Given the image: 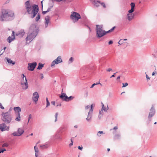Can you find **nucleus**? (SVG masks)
I'll return each mask as SVG.
<instances>
[{
  "mask_svg": "<svg viewBox=\"0 0 157 157\" xmlns=\"http://www.w3.org/2000/svg\"><path fill=\"white\" fill-rule=\"evenodd\" d=\"M25 7L28 13L30 15L31 17L33 18L36 16V21H38L40 18V15L39 13L37 14L39 11V7L37 5L30 4L29 1H28L25 3Z\"/></svg>",
  "mask_w": 157,
  "mask_h": 157,
  "instance_id": "1",
  "label": "nucleus"
},
{
  "mask_svg": "<svg viewBox=\"0 0 157 157\" xmlns=\"http://www.w3.org/2000/svg\"><path fill=\"white\" fill-rule=\"evenodd\" d=\"M39 29L36 24H33L31 25L25 39L26 41L31 42L37 35Z\"/></svg>",
  "mask_w": 157,
  "mask_h": 157,
  "instance_id": "2",
  "label": "nucleus"
},
{
  "mask_svg": "<svg viewBox=\"0 0 157 157\" xmlns=\"http://www.w3.org/2000/svg\"><path fill=\"white\" fill-rule=\"evenodd\" d=\"M14 16L13 12L9 10L3 9L2 11V14L0 16L1 21H10L13 19Z\"/></svg>",
  "mask_w": 157,
  "mask_h": 157,
  "instance_id": "3",
  "label": "nucleus"
},
{
  "mask_svg": "<svg viewBox=\"0 0 157 157\" xmlns=\"http://www.w3.org/2000/svg\"><path fill=\"white\" fill-rule=\"evenodd\" d=\"M96 36L98 38L102 37L107 34L106 32L103 29L102 25H96Z\"/></svg>",
  "mask_w": 157,
  "mask_h": 157,
  "instance_id": "4",
  "label": "nucleus"
},
{
  "mask_svg": "<svg viewBox=\"0 0 157 157\" xmlns=\"http://www.w3.org/2000/svg\"><path fill=\"white\" fill-rule=\"evenodd\" d=\"M2 119L5 123L8 124L11 122L12 117L10 113L3 112L2 114Z\"/></svg>",
  "mask_w": 157,
  "mask_h": 157,
  "instance_id": "5",
  "label": "nucleus"
},
{
  "mask_svg": "<svg viewBox=\"0 0 157 157\" xmlns=\"http://www.w3.org/2000/svg\"><path fill=\"white\" fill-rule=\"evenodd\" d=\"M70 18L73 22L75 23L79 19L81 18V17L79 13L73 12H72V14L70 16Z\"/></svg>",
  "mask_w": 157,
  "mask_h": 157,
  "instance_id": "6",
  "label": "nucleus"
},
{
  "mask_svg": "<svg viewBox=\"0 0 157 157\" xmlns=\"http://www.w3.org/2000/svg\"><path fill=\"white\" fill-rule=\"evenodd\" d=\"M22 75L23 77L21 81V84L23 89L26 90L28 87V84L27 82V80L24 74H23Z\"/></svg>",
  "mask_w": 157,
  "mask_h": 157,
  "instance_id": "7",
  "label": "nucleus"
},
{
  "mask_svg": "<svg viewBox=\"0 0 157 157\" xmlns=\"http://www.w3.org/2000/svg\"><path fill=\"white\" fill-rule=\"evenodd\" d=\"M93 105L92 104L90 110L88 113L87 117L86 120L88 122H90L91 120L93 113Z\"/></svg>",
  "mask_w": 157,
  "mask_h": 157,
  "instance_id": "8",
  "label": "nucleus"
},
{
  "mask_svg": "<svg viewBox=\"0 0 157 157\" xmlns=\"http://www.w3.org/2000/svg\"><path fill=\"white\" fill-rule=\"evenodd\" d=\"M24 130L21 128H18L17 132H14L12 135L14 136H21L24 132Z\"/></svg>",
  "mask_w": 157,
  "mask_h": 157,
  "instance_id": "9",
  "label": "nucleus"
},
{
  "mask_svg": "<svg viewBox=\"0 0 157 157\" xmlns=\"http://www.w3.org/2000/svg\"><path fill=\"white\" fill-rule=\"evenodd\" d=\"M63 62L61 59V57L60 56H59L57 58L53 60L51 66L52 67L55 65V64H58L59 63H62Z\"/></svg>",
  "mask_w": 157,
  "mask_h": 157,
  "instance_id": "10",
  "label": "nucleus"
},
{
  "mask_svg": "<svg viewBox=\"0 0 157 157\" xmlns=\"http://www.w3.org/2000/svg\"><path fill=\"white\" fill-rule=\"evenodd\" d=\"M37 65L36 62H33L32 63H29L28 64V69L29 70L33 71Z\"/></svg>",
  "mask_w": 157,
  "mask_h": 157,
  "instance_id": "11",
  "label": "nucleus"
},
{
  "mask_svg": "<svg viewBox=\"0 0 157 157\" xmlns=\"http://www.w3.org/2000/svg\"><path fill=\"white\" fill-rule=\"evenodd\" d=\"M9 129V127L7 126L5 123H2L0 124V129L2 131H8Z\"/></svg>",
  "mask_w": 157,
  "mask_h": 157,
  "instance_id": "12",
  "label": "nucleus"
},
{
  "mask_svg": "<svg viewBox=\"0 0 157 157\" xmlns=\"http://www.w3.org/2000/svg\"><path fill=\"white\" fill-rule=\"evenodd\" d=\"M12 32L11 36H9L7 39V41L10 43L15 39V33L13 31H12Z\"/></svg>",
  "mask_w": 157,
  "mask_h": 157,
  "instance_id": "13",
  "label": "nucleus"
},
{
  "mask_svg": "<svg viewBox=\"0 0 157 157\" xmlns=\"http://www.w3.org/2000/svg\"><path fill=\"white\" fill-rule=\"evenodd\" d=\"M39 96V95L37 92H35L33 94L32 99L36 103L38 101Z\"/></svg>",
  "mask_w": 157,
  "mask_h": 157,
  "instance_id": "14",
  "label": "nucleus"
},
{
  "mask_svg": "<svg viewBox=\"0 0 157 157\" xmlns=\"http://www.w3.org/2000/svg\"><path fill=\"white\" fill-rule=\"evenodd\" d=\"M150 111L149 113V115L148 116L149 119H150L152 117L155 115V110L153 106L151 107Z\"/></svg>",
  "mask_w": 157,
  "mask_h": 157,
  "instance_id": "15",
  "label": "nucleus"
},
{
  "mask_svg": "<svg viewBox=\"0 0 157 157\" xmlns=\"http://www.w3.org/2000/svg\"><path fill=\"white\" fill-rule=\"evenodd\" d=\"M59 98L63 101H68V97L66 95V94L65 93H62L59 96Z\"/></svg>",
  "mask_w": 157,
  "mask_h": 157,
  "instance_id": "16",
  "label": "nucleus"
},
{
  "mask_svg": "<svg viewBox=\"0 0 157 157\" xmlns=\"http://www.w3.org/2000/svg\"><path fill=\"white\" fill-rule=\"evenodd\" d=\"M25 33L24 30L21 29L16 33V35L21 38L23 37Z\"/></svg>",
  "mask_w": 157,
  "mask_h": 157,
  "instance_id": "17",
  "label": "nucleus"
},
{
  "mask_svg": "<svg viewBox=\"0 0 157 157\" xmlns=\"http://www.w3.org/2000/svg\"><path fill=\"white\" fill-rule=\"evenodd\" d=\"M91 1L94 5L96 7L99 6V4H100L101 2L100 1L92 0Z\"/></svg>",
  "mask_w": 157,
  "mask_h": 157,
  "instance_id": "18",
  "label": "nucleus"
},
{
  "mask_svg": "<svg viewBox=\"0 0 157 157\" xmlns=\"http://www.w3.org/2000/svg\"><path fill=\"white\" fill-rule=\"evenodd\" d=\"M134 16L133 13H129L127 14V17L128 20L130 21L132 20Z\"/></svg>",
  "mask_w": 157,
  "mask_h": 157,
  "instance_id": "19",
  "label": "nucleus"
},
{
  "mask_svg": "<svg viewBox=\"0 0 157 157\" xmlns=\"http://www.w3.org/2000/svg\"><path fill=\"white\" fill-rule=\"evenodd\" d=\"M49 16H46L45 18V27L46 28L48 26V24L49 22Z\"/></svg>",
  "mask_w": 157,
  "mask_h": 157,
  "instance_id": "20",
  "label": "nucleus"
},
{
  "mask_svg": "<svg viewBox=\"0 0 157 157\" xmlns=\"http://www.w3.org/2000/svg\"><path fill=\"white\" fill-rule=\"evenodd\" d=\"M52 137L54 138L55 139H58L59 140H62V137L59 134H56L55 135L52 136Z\"/></svg>",
  "mask_w": 157,
  "mask_h": 157,
  "instance_id": "21",
  "label": "nucleus"
},
{
  "mask_svg": "<svg viewBox=\"0 0 157 157\" xmlns=\"http://www.w3.org/2000/svg\"><path fill=\"white\" fill-rule=\"evenodd\" d=\"M13 110L16 112V113H20V112L21 111V108L19 107H14L13 108Z\"/></svg>",
  "mask_w": 157,
  "mask_h": 157,
  "instance_id": "22",
  "label": "nucleus"
},
{
  "mask_svg": "<svg viewBox=\"0 0 157 157\" xmlns=\"http://www.w3.org/2000/svg\"><path fill=\"white\" fill-rule=\"evenodd\" d=\"M15 121H20L21 120V117L20 113H17L16 114V117L15 119Z\"/></svg>",
  "mask_w": 157,
  "mask_h": 157,
  "instance_id": "23",
  "label": "nucleus"
},
{
  "mask_svg": "<svg viewBox=\"0 0 157 157\" xmlns=\"http://www.w3.org/2000/svg\"><path fill=\"white\" fill-rule=\"evenodd\" d=\"M35 151V157H37L38 156V153L39 152V150L37 147H36V146H35L34 147Z\"/></svg>",
  "mask_w": 157,
  "mask_h": 157,
  "instance_id": "24",
  "label": "nucleus"
},
{
  "mask_svg": "<svg viewBox=\"0 0 157 157\" xmlns=\"http://www.w3.org/2000/svg\"><path fill=\"white\" fill-rule=\"evenodd\" d=\"M5 59H6L7 62L10 64H12L13 65H14L15 64V62H13V61L10 59L6 57Z\"/></svg>",
  "mask_w": 157,
  "mask_h": 157,
  "instance_id": "25",
  "label": "nucleus"
},
{
  "mask_svg": "<svg viewBox=\"0 0 157 157\" xmlns=\"http://www.w3.org/2000/svg\"><path fill=\"white\" fill-rule=\"evenodd\" d=\"M103 110H101L100 111L99 113V114L98 117V118L99 119H100L101 117H102L103 115Z\"/></svg>",
  "mask_w": 157,
  "mask_h": 157,
  "instance_id": "26",
  "label": "nucleus"
},
{
  "mask_svg": "<svg viewBox=\"0 0 157 157\" xmlns=\"http://www.w3.org/2000/svg\"><path fill=\"white\" fill-rule=\"evenodd\" d=\"M44 64L42 63H40L38 64V66L37 68V69L40 70L41 69L42 67H43Z\"/></svg>",
  "mask_w": 157,
  "mask_h": 157,
  "instance_id": "27",
  "label": "nucleus"
},
{
  "mask_svg": "<svg viewBox=\"0 0 157 157\" xmlns=\"http://www.w3.org/2000/svg\"><path fill=\"white\" fill-rule=\"evenodd\" d=\"M115 27L114 26V27H113L110 29L109 30V31H106V33H107L111 32L112 31H113L114 30V29H115Z\"/></svg>",
  "mask_w": 157,
  "mask_h": 157,
  "instance_id": "28",
  "label": "nucleus"
},
{
  "mask_svg": "<svg viewBox=\"0 0 157 157\" xmlns=\"http://www.w3.org/2000/svg\"><path fill=\"white\" fill-rule=\"evenodd\" d=\"M115 27L114 26V27H113L110 29L109 30V31H106V33H107L111 32L112 31H113L114 30V29H115Z\"/></svg>",
  "mask_w": 157,
  "mask_h": 157,
  "instance_id": "29",
  "label": "nucleus"
},
{
  "mask_svg": "<svg viewBox=\"0 0 157 157\" xmlns=\"http://www.w3.org/2000/svg\"><path fill=\"white\" fill-rule=\"evenodd\" d=\"M115 27L114 26V27H113L110 29L109 30V31H106V33H107L111 32L112 31H113L114 30V29H115Z\"/></svg>",
  "mask_w": 157,
  "mask_h": 157,
  "instance_id": "30",
  "label": "nucleus"
},
{
  "mask_svg": "<svg viewBox=\"0 0 157 157\" xmlns=\"http://www.w3.org/2000/svg\"><path fill=\"white\" fill-rule=\"evenodd\" d=\"M121 135L120 134H117L115 136L114 138L116 139H119L120 138Z\"/></svg>",
  "mask_w": 157,
  "mask_h": 157,
  "instance_id": "31",
  "label": "nucleus"
},
{
  "mask_svg": "<svg viewBox=\"0 0 157 157\" xmlns=\"http://www.w3.org/2000/svg\"><path fill=\"white\" fill-rule=\"evenodd\" d=\"M121 44H122L124 43V44H126V46H127L128 45V43H127V42H124V41H123V40L122 39L120 40L119 41H121Z\"/></svg>",
  "mask_w": 157,
  "mask_h": 157,
  "instance_id": "32",
  "label": "nucleus"
},
{
  "mask_svg": "<svg viewBox=\"0 0 157 157\" xmlns=\"http://www.w3.org/2000/svg\"><path fill=\"white\" fill-rule=\"evenodd\" d=\"M73 61V58L72 57H71L69 59V61H68V63H72Z\"/></svg>",
  "mask_w": 157,
  "mask_h": 157,
  "instance_id": "33",
  "label": "nucleus"
},
{
  "mask_svg": "<svg viewBox=\"0 0 157 157\" xmlns=\"http://www.w3.org/2000/svg\"><path fill=\"white\" fill-rule=\"evenodd\" d=\"M135 5V3L133 2L131 3L130 4L131 8L134 9Z\"/></svg>",
  "mask_w": 157,
  "mask_h": 157,
  "instance_id": "34",
  "label": "nucleus"
},
{
  "mask_svg": "<svg viewBox=\"0 0 157 157\" xmlns=\"http://www.w3.org/2000/svg\"><path fill=\"white\" fill-rule=\"evenodd\" d=\"M134 9L131 8V10H128V12L129 13H133L134 11Z\"/></svg>",
  "mask_w": 157,
  "mask_h": 157,
  "instance_id": "35",
  "label": "nucleus"
},
{
  "mask_svg": "<svg viewBox=\"0 0 157 157\" xmlns=\"http://www.w3.org/2000/svg\"><path fill=\"white\" fill-rule=\"evenodd\" d=\"M122 85H123V86H122V87H125L127 86L128 85V84L126 82L125 83H123L122 84Z\"/></svg>",
  "mask_w": 157,
  "mask_h": 157,
  "instance_id": "36",
  "label": "nucleus"
},
{
  "mask_svg": "<svg viewBox=\"0 0 157 157\" xmlns=\"http://www.w3.org/2000/svg\"><path fill=\"white\" fill-rule=\"evenodd\" d=\"M100 5L102 6L104 8H105L106 7V6L104 2H101L100 3Z\"/></svg>",
  "mask_w": 157,
  "mask_h": 157,
  "instance_id": "37",
  "label": "nucleus"
},
{
  "mask_svg": "<svg viewBox=\"0 0 157 157\" xmlns=\"http://www.w3.org/2000/svg\"><path fill=\"white\" fill-rule=\"evenodd\" d=\"M102 110H104L105 112H107L106 109L104 107V105L103 104L102 107L101 109Z\"/></svg>",
  "mask_w": 157,
  "mask_h": 157,
  "instance_id": "38",
  "label": "nucleus"
},
{
  "mask_svg": "<svg viewBox=\"0 0 157 157\" xmlns=\"http://www.w3.org/2000/svg\"><path fill=\"white\" fill-rule=\"evenodd\" d=\"M103 131H99L98 132V133L97 134V135L99 136H101L100 135V134H103Z\"/></svg>",
  "mask_w": 157,
  "mask_h": 157,
  "instance_id": "39",
  "label": "nucleus"
},
{
  "mask_svg": "<svg viewBox=\"0 0 157 157\" xmlns=\"http://www.w3.org/2000/svg\"><path fill=\"white\" fill-rule=\"evenodd\" d=\"M58 113H56L55 115V122H56L57 121V117H58Z\"/></svg>",
  "mask_w": 157,
  "mask_h": 157,
  "instance_id": "40",
  "label": "nucleus"
},
{
  "mask_svg": "<svg viewBox=\"0 0 157 157\" xmlns=\"http://www.w3.org/2000/svg\"><path fill=\"white\" fill-rule=\"evenodd\" d=\"M6 151V149L5 148H3L2 149H0V154L1 153L3 152L4 151Z\"/></svg>",
  "mask_w": 157,
  "mask_h": 157,
  "instance_id": "41",
  "label": "nucleus"
},
{
  "mask_svg": "<svg viewBox=\"0 0 157 157\" xmlns=\"http://www.w3.org/2000/svg\"><path fill=\"white\" fill-rule=\"evenodd\" d=\"M8 146H9L8 144H7V143H4V144H3L2 145V147H8Z\"/></svg>",
  "mask_w": 157,
  "mask_h": 157,
  "instance_id": "42",
  "label": "nucleus"
},
{
  "mask_svg": "<svg viewBox=\"0 0 157 157\" xmlns=\"http://www.w3.org/2000/svg\"><path fill=\"white\" fill-rule=\"evenodd\" d=\"M31 117H32V115L31 114H30L29 115V117H28V122H27V124H28L29 121H30V119L31 118Z\"/></svg>",
  "mask_w": 157,
  "mask_h": 157,
  "instance_id": "43",
  "label": "nucleus"
},
{
  "mask_svg": "<svg viewBox=\"0 0 157 157\" xmlns=\"http://www.w3.org/2000/svg\"><path fill=\"white\" fill-rule=\"evenodd\" d=\"M73 98L74 97L72 96H70V97H68V101L72 100Z\"/></svg>",
  "mask_w": 157,
  "mask_h": 157,
  "instance_id": "44",
  "label": "nucleus"
},
{
  "mask_svg": "<svg viewBox=\"0 0 157 157\" xmlns=\"http://www.w3.org/2000/svg\"><path fill=\"white\" fill-rule=\"evenodd\" d=\"M53 6H51L50 7L48 8L47 10V11L48 12H49L50 11L51 9V8Z\"/></svg>",
  "mask_w": 157,
  "mask_h": 157,
  "instance_id": "45",
  "label": "nucleus"
},
{
  "mask_svg": "<svg viewBox=\"0 0 157 157\" xmlns=\"http://www.w3.org/2000/svg\"><path fill=\"white\" fill-rule=\"evenodd\" d=\"M46 107H47L48 106L50 105V102L48 101H47L46 102Z\"/></svg>",
  "mask_w": 157,
  "mask_h": 157,
  "instance_id": "46",
  "label": "nucleus"
},
{
  "mask_svg": "<svg viewBox=\"0 0 157 157\" xmlns=\"http://www.w3.org/2000/svg\"><path fill=\"white\" fill-rule=\"evenodd\" d=\"M40 78L41 79H42L44 78V75L43 74H40Z\"/></svg>",
  "mask_w": 157,
  "mask_h": 157,
  "instance_id": "47",
  "label": "nucleus"
},
{
  "mask_svg": "<svg viewBox=\"0 0 157 157\" xmlns=\"http://www.w3.org/2000/svg\"><path fill=\"white\" fill-rule=\"evenodd\" d=\"M120 77H121L120 76H119L117 77V81H118V82L120 81Z\"/></svg>",
  "mask_w": 157,
  "mask_h": 157,
  "instance_id": "48",
  "label": "nucleus"
},
{
  "mask_svg": "<svg viewBox=\"0 0 157 157\" xmlns=\"http://www.w3.org/2000/svg\"><path fill=\"white\" fill-rule=\"evenodd\" d=\"M65 127L64 126H61L60 128V129L61 130H63V129H65Z\"/></svg>",
  "mask_w": 157,
  "mask_h": 157,
  "instance_id": "49",
  "label": "nucleus"
},
{
  "mask_svg": "<svg viewBox=\"0 0 157 157\" xmlns=\"http://www.w3.org/2000/svg\"><path fill=\"white\" fill-rule=\"evenodd\" d=\"M0 108L2 109H4V107L2 105L1 103H0Z\"/></svg>",
  "mask_w": 157,
  "mask_h": 157,
  "instance_id": "50",
  "label": "nucleus"
},
{
  "mask_svg": "<svg viewBox=\"0 0 157 157\" xmlns=\"http://www.w3.org/2000/svg\"><path fill=\"white\" fill-rule=\"evenodd\" d=\"M78 149L80 150H82L83 148V147L82 146L80 147V146H79L78 147Z\"/></svg>",
  "mask_w": 157,
  "mask_h": 157,
  "instance_id": "51",
  "label": "nucleus"
},
{
  "mask_svg": "<svg viewBox=\"0 0 157 157\" xmlns=\"http://www.w3.org/2000/svg\"><path fill=\"white\" fill-rule=\"evenodd\" d=\"M112 71V69L111 68H109L107 70H106V71H108V72H109V71Z\"/></svg>",
  "mask_w": 157,
  "mask_h": 157,
  "instance_id": "52",
  "label": "nucleus"
},
{
  "mask_svg": "<svg viewBox=\"0 0 157 157\" xmlns=\"http://www.w3.org/2000/svg\"><path fill=\"white\" fill-rule=\"evenodd\" d=\"M113 43V42L112 40H110L108 43V44L109 45L111 44H112Z\"/></svg>",
  "mask_w": 157,
  "mask_h": 157,
  "instance_id": "53",
  "label": "nucleus"
},
{
  "mask_svg": "<svg viewBox=\"0 0 157 157\" xmlns=\"http://www.w3.org/2000/svg\"><path fill=\"white\" fill-rule=\"evenodd\" d=\"M91 107V106H90L89 105H87L85 107V109H88L90 107Z\"/></svg>",
  "mask_w": 157,
  "mask_h": 157,
  "instance_id": "54",
  "label": "nucleus"
},
{
  "mask_svg": "<svg viewBox=\"0 0 157 157\" xmlns=\"http://www.w3.org/2000/svg\"><path fill=\"white\" fill-rule=\"evenodd\" d=\"M117 72L116 73H114L113 74V75H112L111 77L110 78H112V77H115V75L116 74V73H117Z\"/></svg>",
  "mask_w": 157,
  "mask_h": 157,
  "instance_id": "55",
  "label": "nucleus"
},
{
  "mask_svg": "<svg viewBox=\"0 0 157 157\" xmlns=\"http://www.w3.org/2000/svg\"><path fill=\"white\" fill-rule=\"evenodd\" d=\"M47 12H48L47 11H43L42 12V13L44 15V14H45Z\"/></svg>",
  "mask_w": 157,
  "mask_h": 157,
  "instance_id": "56",
  "label": "nucleus"
},
{
  "mask_svg": "<svg viewBox=\"0 0 157 157\" xmlns=\"http://www.w3.org/2000/svg\"><path fill=\"white\" fill-rule=\"evenodd\" d=\"M51 103L54 105H55V101H52L51 102Z\"/></svg>",
  "mask_w": 157,
  "mask_h": 157,
  "instance_id": "57",
  "label": "nucleus"
},
{
  "mask_svg": "<svg viewBox=\"0 0 157 157\" xmlns=\"http://www.w3.org/2000/svg\"><path fill=\"white\" fill-rule=\"evenodd\" d=\"M96 85V84H95V83H94V84H93L90 87V88H93V87H94V86H95V85Z\"/></svg>",
  "mask_w": 157,
  "mask_h": 157,
  "instance_id": "58",
  "label": "nucleus"
},
{
  "mask_svg": "<svg viewBox=\"0 0 157 157\" xmlns=\"http://www.w3.org/2000/svg\"><path fill=\"white\" fill-rule=\"evenodd\" d=\"M146 78L147 79H150V78L147 75H146Z\"/></svg>",
  "mask_w": 157,
  "mask_h": 157,
  "instance_id": "59",
  "label": "nucleus"
},
{
  "mask_svg": "<svg viewBox=\"0 0 157 157\" xmlns=\"http://www.w3.org/2000/svg\"><path fill=\"white\" fill-rule=\"evenodd\" d=\"M117 128H118L117 126H115L113 128V129L114 130H116L117 129Z\"/></svg>",
  "mask_w": 157,
  "mask_h": 157,
  "instance_id": "60",
  "label": "nucleus"
},
{
  "mask_svg": "<svg viewBox=\"0 0 157 157\" xmlns=\"http://www.w3.org/2000/svg\"><path fill=\"white\" fill-rule=\"evenodd\" d=\"M72 145H73V141H72V143H70L69 144V146H71Z\"/></svg>",
  "mask_w": 157,
  "mask_h": 157,
  "instance_id": "61",
  "label": "nucleus"
},
{
  "mask_svg": "<svg viewBox=\"0 0 157 157\" xmlns=\"http://www.w3.org/2000/svg\"><path fill=\"white\" fill-rule=\"evenodd\" d=\"M61 103H60V104H58V105H56V106H57H57H61Z\"/></svg>",
  "mask_w": 157,
  "mask_h": 157,
  "instance_id": "62",
  "label": "nucleus"
},
{
  "mask_svg": "<svg viewBox=\"0 0 157 157\" xmlns=\"http://www.w3.org/2000/svg\"><path fill=\"white\" fill-rule=\"evenodd\" d=\"M121 41H119L118 42V44H119V45H121Z\"/></svg>",
  "mask_w": 157,
  "mask_h": 157,
  "instance_id": "63",
  "label": "nucleus"
},
{
  "mask_svg": "<svg viewBox=\"0 0 157 157\" xmlns=\"http://www.w3.org/2000/svg\"><path fill=\"white\" fill-rule=\"evenodd\" d=\"M153 56L155 58H156L157 57L155 56V54H153Z\"/></svg>",
  "mask_w": 157,
  "mask_h": 157,
  "instance_id": "64",
  "label": "nucleus"
}]
</instances>
